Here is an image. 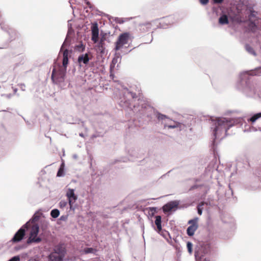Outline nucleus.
<instances>
[{
    "instance_id": "3c124183",
    "label": "nucleus",
    "mask_w": 261,
    "mask_h": 261,
    "mask_svg": "<svg viewBox=\"0 0 261 261\" xmlns=\"http://www.w3.org/2000/svg\"><path fill=\"white\" fill-rule=\"evenodd\" d=\"M100 136H102V135H100L99 133H95V134L92 135V138H96L97 137H100Z\"/></svg>"
},
{
    "instance_id": "6ab92c4d",
    "label": "nucleus",
    "mask_w": 261,
    "mask_h": 261,
    "mask_svg": "<svg viewBox=\"0 0 261 261\" xmlns=\"http://www.w3.org/2000/svg\"><path fill=\"white\" fill-rule=\"evenodd\" d=\"M113 36L111 35L110 32H105L102 30L100 31V38L103 39V41L110 43L111 42Z\"/></svg>"
},
{
    "instance_id": "f3484780",
    "label": "nucleus",
    "mask_w": 261,
    "mask_h": 261,
    "mask_svg": "<svg viewBox=\"0 0 261 261\" xmlns=\"http://www.w3.org/2000/svg\"><path fill=\"white\" fill-rule=\"evenodd\" d=\"M173 17L172 16H169L166 17H165L162 20V22H161L159 24V27L162 28L163 29L166 28L168 25H171L173 23Z\"/></svg>"
},
{
    "instance_id": "4c0bfd02",
    "label": "nucleus",
    "mask_w": 261,
    "mask_h": 261,
    "mask_svg": "<svg viewBox=\"0 0 261 261\" xmlns=\"http://www.w3.org/2000/svg\"><path fill=\"white\" fill-rule=\"evenodd\" d=\"M187 247L189 253L190 254L192 253L193 251V244L191 242H188L187 243Z\"/></svg>"
},
{
    "instance_id": "a19ab883",
    "label": "nucleus",
    "mask_w": 261,
    "mask_h": 261,
    "mask_svg": "<svg viewBox=\"0 0 261 261\" xmlns=\"http://www.w3.org/2000/svg\"><path fill=\"white\" fill-rule=\"evenodd\" d=\"M8 261H20V257L18 255H15L10 258Z\"/></svg>"
},
{
    "instance_id": "e2e57ef3",
    "label": "nucleus",
    "mask_w": 261,
    "mask_h": 261,
    "mask_svg": "<svg viewBox=\"0 0 261 261\" xmlns=\"http://www.w3.org/2000/svg\"><path fill=\"white\" fill-rule=\"evenodd\" d=\"M152 40H153V37H152V35H151V39H150V40L149 41V42H148L147 43H149L151 42H152Z\"/></svg>"
},
{
    "instance_id": "b1692460",
    "label": "nucleus",
    "mask_w": 261,
    "mask_h": 261,
    "mask_svg": "<svg viewBox=\"0 0 261 261\" xmlns=\"http://www.w3.org/2000/svg\"><path fill=\"white\" fill-rule=\"evenodd\" d=\"M122 56L119 52H116L115 54V57L113 59L112 61V64L111 65V68L112 66H114L117 63H120L121 60Z\"/></svg>"
},
{
    "instance_id": "4be33fe9",
    "label": "nucleus",
    "mask_w": 261,
    "mask_h": 261,
    "mask_svg": "<svg viewBox=\"0 0 261 261\" xmlns=\"http://www.w3.org/2000/svg\"><path fill=\"white\" fill-rule=\"evenodd\" d=\"M97 252V249L95 248L92 247H86L81 250L80 253L81 255L87 254L89 253H92L94 255H96Z\"/></svg>"
},
{
    "instance_id": "13d9d810",
    "label": "nucleus",
    "mask_w": 261,
    "mask_h": 261,
    "mask_svg": "<svg viewBox=\"0 0 261 261\" xmlns=\"http://www.w3.org/2000/svg\"><path fill=\"white\" fill-rule=\"evenodd\" d=\"M198 187L197 185H194L191 187V190L195 189Z\"/></svg>"
},
{
    "instance_id": "a18cd8bd",
    "label": "nucleus",
    "mask_w": 261,
    "mask_h": 261,
    "mask_svg": "<svg viewBox=\"0 0 261 261\" xmlns=\"http://www.w3.org/2000/svg\"><path fill=\"white\" fill-rule=\"evenodd\" d=\"M85 3L86 4V5L89 7L90 9H91L92 10L94 9V7L92 6V5H91V4L90 3V2H89L87 0H85Z\"/></svg>"
},
{
    "instance_id": "e433bc0d",
    "label": "nucleus",
    "mask_w": 261,
    "mask_h": 261,
    "mask_svg": "<svg viewBox=\"0 0 261 261\" xmlns=\"http://www.w3.org/2000/svg\"><path fill=\"white\" fill-rule=\"evenodd\" d=\"M148 209L149 210V214L151 216H153L157 213V207H149Z\"/></svg>"
},
{
    "instance_id": "864d4df0",
    "label": "nucleus",
    "mask_w": 261,
    "mask_h": 261,
    "mask_svg": "<svg viewBox=\"0 0 261 261\" xmlns=\"http://www.w3.org/2000/svg\"><path fill=\"white\" fill-rule=\"evenodd\" d=\"M215 4H221L224 0H213Z\"/></svg>"
},
{
    "instance_id": "ea45409f",
    "label": "nucleus",
    "mask_w": 261,
    "mask_h": 261,
    "mask_svg": "<svg viewBox=\"0 0 261 261\" xmlns=\"http://www.w3.org/2000/svg\"><path fill=\"white\" fill-rule=\"evenodd\" d=\"M67 203L68 202L65 200H61L59 203L60 207L61 208L65 207L67 205Z\"/></svg>"
},
{
    "instance_id": "052dcab7",
    "label": "nucleus",
    "mask_w": 261,
    "mask_h": 261,
    "mask_svg": "<svg viewBox=\"0 0 261 261\" xmlns=\"http://www.w3.org/2000/svg\"><path fill=\"white\" fill-rule=\"evenodd\" d=\"M97 11L99 12V15H100V16H102L103 14H105L103 12H101V11H99L98 10H97Z\"/></svg>"
},
{
    "instance_id": "bf43d9fd",
    "label": "nucleus",
    "mask_w": 261,
    "mask_h": 261,
    "mask_svg": "<svg viewBox=\"0 0 261 261\" xmlns=\"http://www.w3.org/2000/svg\"><path fill=\"white\" fill-rule=\"evenodd\" d=\"M129 153L132 156L137 157V158L138 157L137 155H136L135 154H134V153H133L132 152H130L129 151Z\"/></svg>"
},
{
    "instance_id": "c756f323",
    "label": "nucleus",
    "mask_w": 261,
    "mask_h": 261,
    "mask_svg": "<svg viewBox=\"0 0 261 261\" xmlns=\"http://www.w3.org/2000/svg\"><path fill=\"white\" fill-rule=\"evenodd\" d=\"M155 224L159 230L162 229V217L161 216H156L155 217Z\"/></svg>"
},
{
    "instance_id": "aec40b11",
    "label": "nucleus",
    "mask_w": 261,
    "mask_h": 261,
    "mask_svg": "<svg viewBox=\"0 0 261 261\" xmlns=\"http://www.w3.org/2000/svg\"><path fill=\"white\" fill-rule=\"evenodd\" d=\"M39 231V226L38 224H34L31 229L29 237H37Z\"/></svg>"
},
{
    "instance_id": "39448f33",
    "label": "nucleus",
    "mask_w": 261,
    "mask_h": 261,
    "mask_svg": "<svg viewBox=\"0 0 261 261\" xmlns=\"http://www.w3.org/2000/svg\"><path fill=\"white\" fill-rule=\"evenodd\" d=\"M133 107L134 112H139L140 114L146 116L149 119H152L153 117H155L159 121H164L166 119L169 120V118L167 115L161 113L142 101L135 103Z\"/></svg>"
},
{
    "instance_id": "f8f14e48",
    "label": "nucleus",
    "mask_w": 261,
    "mask_h": 261,
    "mask_svg": "<svg viewBox=\"0 0 261 261\" xmlns=\"http://www.w3.org/2000/svg\"><path fill=\"white\" fill-rule=\"evenodd\" d=\"M99 38V28L98 23L94 22L91 26V40L95 43L98 42Z\"/></svg>"
},
{
    "instance_id": "49530a36",
    "label": "nucleus",
    "mask_w": 261,
    "mask_h": 261,
    "mask_svg": "<svg viewBox=\"0 0 261 261\" xmlns=\"http://www.w3.org/2000/svg\"><path fill=\"white\" fill-rule=\"evenodd\" d=\"M8 48V43H3L1 46H0V49H7Z\"/></svg>"
},
{
    "instance_id": "de8ad7c7",
    "label": "nucleus",
    "mask_w": 261,
    "mask_h": 261,
    "mask_svg": "<svg viewBox=\"0 0 261 261\" xmlns=\"http://www.w3.org/2000/svg\"><path fill=\"white\" fill-rule=\"evenodd\" d=\"M208 2H209V0H199L200 3L202 5H203V6L206 5V4H207Z\"/></svg>"
},
{
    "instance_id": "393cba45",
    "label": "nucleus",
    "mask_w": 261,
    "mask_h": 261,
    "mask_svg": "<svg viewBox=\"0 0 261 261\" xmlns=\"http://www.w3.org/2000/svg\"><path fill=\"white\" fill-rule=\"evenodd\" d=\"M40 236L41 235H40L39 236H37V237H34L32 238L29 237V238L28 239L27 241V244H30L33 243L38 244V243H40L42 240V239L41 238Z\"/></svg>"
},
{
    "instance_id": "f03ea898",
    "label": "nucleus",
    "mask_w": 261,
    "mask_h": 261,
    "mask_svg": "<svg viewBox=\"0 0 261 261\" xmlns=\"http://www.w3.org/2000/svg\"><path fill=\"white\" fill-rule=\"evenodd\" d=\"M261 75V66L255 68L250 71H245L240 75V80L237 83V88L244 95L249 97H260L261 91L260 87L254 85L252 76Z\"/></svg>"
},
{
    "instance_id": "c85d7f7f",
    "label": "nucleus",
    "mask_w": 261,
    "mask_h": 261,
    "mask_svg": "<svg viewBox=\"0 0 261 261\" xmlns=\"http://www.w3.org/2000/svg\"><path fill=\"white\" fill-rule=\"evenodd\" d=\"M246 50L250 55L254 56H256V53L254 48L249 44H246L245 46Z\"/></svg>"
},
{
    "instance_id": "8fccbe9b",
    "label": "nucleus",
    "mask_w": 261,
    "mask_h": 261,
    "mask_svg": "<svg viewBox=\"0 0 261 261\" xmlns=\"http://www.w3.org/2000/svg\"><path fill=\"white\" fill-rule=\"evenodd\" d=\"M208 205V203L207 202H205L203 201H200L197 205V206H200L201 207H203V206L205 205Z\"/></svg>"
},
{
    "instance_id": "a878e982",
    "label": "nucleus",
    "mask_w": 261,
    "mask_h": 261,
    "mask_svg": "<svg viewBox=\"0 0 261 261\" xmlns=\"http://www.w3.org/2000/svg\"><path fill=\"white\" fill-rule=\"evenodd\" d=\"M219 23L221 25L228 24L229 20L228 15L222 13L219 18Z\"/></svg>"
},
{
    "instance_id": "7c9ffc66",
    "label": "nucleus",
    "mask_w": 261,
    "mask_h": 261,
    "mask_svg": "<svg viewBox=\"0 0 261 261\" xmlns=\"http://www.w3.org/2000/svg\"><path fill=\"white\" fill-rule=\"evenodd\" d=\"M129 46V45H128L127 46H123V47L122 48H121L119 50L116 51V52H119L121 54V56H122V55H126L128 53H130L132 50V49H130L129 50L128 49V47Z\"/></svg>"
},
{
    "instance_id": "5fc2aeb1",
    "label": "nucleus",
    "mask_w": 261,
    "mask_h": 261,
    "mask_svg": "<svg viewBox=\"0 0 261 261\" xmlns=\"http://www.w3.org/2000/svg\"><path fill=\"white\" fill-rule=\"evenodd\" d=\"M126 161V159L125 158H122L119 160H116L115 163H116V162H125Z\"/></svg>"
},
{
    "instance_id": "dca6fc26",
    "label": "nucleus",
    "mask_w": 261,
    "mask_h": 261,
    "mask_svg": "<svg viewBox=\"0 0 261 261\" xmlns=\"http://www.w3.org/2000/svg\"><path fill=\"white\" fill-rule=\"evenodd\" d=\"M74 33V30L72 28L68 29L67 33L66 38L61 45V50H62L64 47H70L71 45V38L69 36L70 35Z\"/></svg>"
},
{
    "instance_id": "20e7f679",
    "label": "nucleus",
    "mask_w": 261,
    "mask_h": 261,
    "mask_svg": "<svg viewBox=\"0 0 261 261\" xmlns=\"http://www.w3.org/2000/svg\"><path fill=\"white\" fill-rule=\"evenodd\" d=\"M69 47L65 46L62 50H60V53H63L62 66L59 65L58 69L54 67L51 75L53 82L60 86L65 81L67 67L69 64V58L71 57L72 53V50L69 49Z\"/></svg>"
},
{
    "instance_id": "473e14b6",
    "label": "nucleus",
    "mask_w": 261,
    "mask_h": 261,
    "mask_svg": "<svg viewBox=\"0 0 261 261\" xmlns=\"http://www.w3.org/2000/svg\"><path fill=\"white\" fill-rule=\"evenodd\" d=\"M60 211L57 208H54L50 212V216L53 218H57L60 215Z\"/></svg>"
},
{
    "instance_id": "72a5a7b5",
    "label": "nucleus",
    "mask_w": 261,
    "mask_h": 261,
    "mask_svg": "<svg viewBox=\"0 0 261 261\" xmlns=\"http://www.w3.org/2000/svg\"><path fill=\"white\" fill-rule=\"evenodd\" d=\"M75 49L79 52H83L85 49V45L81 42L79 44L75 45Z\"/></svg>"
},
{
    "instance_id": "2f4dec72",
    "label": "nucleus",
    "mask_w": 261,
    "mask_h": 261,
    "mask_svg": "<svg viewBox=\"0 0 261 261\" xmlns=\"http://www.w3.org/2000/svg\"><path fill=\"white\" fill-rule=\"evenodd\" d=\"M64 163H62L61 164L60 168H59L57 173V176L58 177H63L65 175V171H64Z\"/></svg>"
},
{
    "instance_id": "0eeeda50",
    "label": "nucleus",
    "mask_w": 261,
    "mask_h": 261,
    "mask_svg": "<svg viewBox=\"0 0 261 261\" xmlns=\"http://www.w3.org/2000/svg\"><path fill=\"white\" fill-rule=\"evenodd\" d=\"M212 248L210 244L202 243L199 246H197L195 249V258L196 261H210L204 256L211 251Z\"/></svg>"
},
{
    "instance_id": "79ce46f5",
    "label": "nucleus",
    "mask_w": 261,
    "mask_h": 261,
    "mask_svg": "<svg viewBox=\"0 0 261 261\" xmlns=\"http://www.w3.org/2000/svg\"><path fill=\"white\" fill-rule=\"evenodd\" d=\"M114 20L117 22V23H118L119 24H121V23H123L124 21L122 20V18H118V17H115L114 18Z\"/></svg>"
},
{
    "instance_id": "cd10ccee",
    "label": "nucleus",
    "mask_w": 261,
    "mask_h": 261,
    "mask_svg": "<svg viewBox=\"0 0 261 261\" xmlns=\"http://www.w3.org/2000/svg\"><path fill=\"white\" fill-rule=\"evenodd\" d=\"M198 227L194 226V225H190L187 229V234L189 237H192L194 234L195 231Z\"/></svg>"
},
{
    "instance_id": "09e8293b",
    "label": "nucleus",
    "mask_w": 261,
    "mask_h": 261,
    "mask_svg": "<svg viewBox=\"0 0 261 261\" xmlns=\"http://www.w3.org/2000/svg\"><path fill=\"white\" fill-rule=\"evenodd\" d=\"M5 141V139L4 138H0V150L3 147L4 143Z\"/></svg>"
},
{
    "instance_id": "9d476101",
    "label": "nucleus",
    "mask_w": 261,
    "mask_h": 261,
    "mask_svg": "<svg viewBox=\"0 0 261 261\" xmlns=\"http://www.w3.org/2000/svg\"><path fill=\"white\" fill-rule=\"evenodd\" d=\"M123 94L126 97V99L125 98L122 99L119 102L120 106L123 109H131L132 105L129 99L130 98L135 99L137 97L136 93L126 88L124 89Z\"/></svg>"
},
{
    "instance_id": "2eb2a0df",
    "label": "nucleus",
    "mask_w": 261,
    "mask_h": 261,
    "mask_svg": "<svg viewBox=\"0 0 261 261\" xmlns=\"http://www.w3.org/2000/svg\"><path fill=\"white\" fill-rule=\"evenodd\" d=\"M97 44L96 45L97 52L99 53L101 55H103L106 53V47L107 45L106 42L103 41V39L100 38L99 40L98 39V42H96Z\"/></svg>"
},
{
    "instance_id": "c9c22d12",
    "label": "nucleus",
    "mask_w": 261,
    "mask_h": 261,
    "mask_svg": "<svg viewBox=\"0 0 261 261\" xmlns=\"http://www.w3.org/2000/svg\"><path fill=\"white\" fill-rule=\"evenodd\" d=\"M49 225L48 221H47L46 220H43L41 221V228L42 229V230H45L47 228L48 226Z\"/></svg>"
},
{
    "instance_id": "c03bdc74",
    "label": "nucleus",
    "mask_w": 261,
    "mask_h": 261,
    "mask_svg": "<svg viewBox=\"0 0 261 261\" xmlns=\"http://www.w3.org/2000/svg\"><path fill=\"white\" fill-rule=\"evenodd\" d=\"M68 217V215H62L60 217V220L61 221H65L67 220Z\"/></svg>"
},
{
    "instance_id": "0e129e2a",
    "label": "nucleus",
    "mask_w": 261,
    "mask_h": 261,
    "mask_svg": "<svg viewBox=\"0 0 261 261\" xmlns=\"http://www.w3.org/2000/svg\"><path fill=\"white\" fill-rule=\"evenodd\" d=\"M79 135H80V136H81V137H84V134H83V133H80V134H79Z\"/></svg>"
},
{
    "instance_id": "7ed1b4c3",
    "label": "nucleus",
    "mask_w": 261,
    "mask_h": 261,
    "mask_svg": "<svg viewBox=\"0 0 261 261\" xmlns=\"http://www.w3.org/2000/svg\"><path fill=\"white\" fill-rule=\"evenodd\" d=\"M244 122V119L242 117L237 118H225L219 117L216 118V121H214L211 126V129L213 132L214 139L211 143V149L214 153L217 152V143L216 139L219 138L222 135L224 136L221 139L227 136L228 129L236 125H242Z\"/></svg>"
},
{
    "instance_id": "423d86ee",
    "label": "nucleus",
    "mask_w": 261,
    "mask_h": 261,
    "mask_svg": "<svg viewBox=\"0 0 261 261\" xmlns=\"http://www.w3.org/2000/svg\"><path fill=\"white\" fill-rule=\"evenodd\" d=\"M42 213L39 212V211L36 212L32 217L25 224L23 225L14 234V236L11 240V242L13 243H18L22 240L25 236V232L29 227V223H35L38 221L42 215Z\"/></svg>"
},
{
    "instance_id": "ddd939ff",
    "label": "nucleus",
    "mask_w": 261,
    "mask_h": 261,
    "mask_svg": "<svg viewBox=\"0 0 261 261\" xmlns=\"http://www.w3.org/2000/svg\"><path fill=\"white\" fill-rule=\"evenodd\" d=\"M66 196L67 198L69 204L74 203L78 198V196L75 194L74 189L68 188L66 193Z\"/></svg>"
},
{
    "instance_id": "37998d69",
    "label": "nucleus",
    "mask_w": 261,
    "mask_h": 261,
    "mask_svg": "<svg viewBox=\"0 0 261 261\" xmlns=\"http://www.w3.org/2000/svg\"><path fill=\"white\" fill-rule=\"evenodd\" d=\"M203 207H201L200 206H197V213L199 215H201L203 212Z\"/></svg>"
},
{
    "instance_id": "774afa93",
    "label": "nucleus",
    "mask_w": 261,
    "mask_h": 261,
    "mask_svg": "<svg viewBox=\"0 0 261 261\" xmlns=\"http://www.w3.org/2000/svg\"><path fill=\"white\" fill-rule=\"evenodd\" d=\"M16 91H17V89H15L14 90V92H16Z\"/></svg>"
},
{
    "instance_id": "338daca9",
    "label": "nucleus",
    "mask_w": 261,
    "mask_h": 261,
    "mask_svg": "<svg viewBox=\"0 0 261 261\" xmlns=\"http://www.w3.org/2000/svg\"><path fill=\"white\" fill-rule=\"evenodd\" d=\"M239 164H240V163H239V162H238V163H237V166H239Z\"/></svg>"
},
{
    "instance_id": "4d7b16f0",
    "label": "nucleus",
    "mask_w": 261,
    "mask_h": 261,
    "mask_svg": "<svg viewBox=\"0 0 261 261\" xmlns=\"http://www.w3.org/2000/svg\"><path fill=\"white\" fill-rule=\"evenodd\" d=\"M24 87H25L24 84H21V87L20 88H21V90L22 91H24L25 90V89L24 88Z\"/></svg>"
},
{
    "instance_id": "69168bd1",
    "label": "nucleus",
    "mask_w": 261,
    "mask_h": 261,
    "mask_svg": "<svg viewBox=\"0 0 261 261\" xmlns=\"http://www.w3.org/2000/svg\"><path fill=\"white\" fill-rule=\"evenodd\" d=\"M216 10V8L215 7L213 8V11L214 12Z\"/></svg>"
},
{
    "instance_id": "5701e85b",
    "label": "nucleus",
    "mask_w": 261,
    "mask_h": 261,
    "mask_svg": "<svg viewBox=\"0 0 261 261\" xmlns=\"http://www.w3.org/2000/svg\"><path fill=\"white\" fill-rule=\"evenodd\" d=\"M140 30L142 32H146L149 31L151 28V24L149 22H147L139 24Z\"/></svg>"
},
{
    "instance_id": "603ef678",
    "label": "nucleus",
    "mask_w": 261,
    "mask_h": 261,
    "mask_svg": "<svg viewBox=\"0 0 261 261\" xmlns=\"http://www.w3.org/2000/svg\"><path fill=\"white\" fill-rule=\"evenodd\" d=\"M74 203H71V204H69L70 206V210L74 212L75 211V207L73 206Z\"/></svg>"
},
{
    "instance_id": "680f3d73",
    "label": "nucleus",
    "mask_w": 261,
    "mask_h": 261,
    "mask_svg": "<svg viewBox=\"0 0 261 261\" xmlns=\"http://www.w3.org/2000/svg\"><path fill=\"white\" fill-rule=\"evenodd\" d=\"M77 157H78V156H77V154H73V158L74 159H76L77 158Z\"/></svg>"
},
{
    "instance_id": "bb28decb",
    "label": "nucleus",
    "mask_w": 261,
    "mask_h": 261,
    "mask_svg": "<svg viewBox=\"0 0 261 261\" xmlns=\"http://www.w3.org/2000/svg\"><path fill=\"white\" fill-rule=\"evenodd\" d=\"M261 118V112L253 114L247 120L249 122L254 123L257 120Z\"/></svg>"
},
{
    "instance_id": "412c9836",
    "label": "nucleus",
    "mask_w": 261,
    "mask_h": 261,
    "mask_svg": "<svg viewBox=\"0 0 261 261\" xmlns=\"http://www.w3.org/2000/svg\"><path fill=\"white\" fill-rule=\"evenodd\" d=\"M64 258L53 252L48 255V261H63Z\"/></svg>"
},
{
    "instance_id": "9b49d317",
    "label": "nucleus",
    "mask_w": 261,
    "mask_h": 261,
    "mask_svg": "<svg viewBox=\"0 0 261 261\" xmlns=\"http://www.w3.org/2000/svg\"><path fill=\"white\" fill-rule=\"evenodd\" d=\"M129 36L130 34L128 32H124L120 34L115 43V46L114 50L115 51H118L123 47V46H125V45L128 43Z\"/></svg>"
},
{
    "instance_id": "1a4fd4ad",
    "label": "nucleus",
    "mask_w": 261,
    "mask_h": 261,
    "mask_svg": "<svg viewBox=\"0 0 261 261\" xmlns=\"http://www.w3.org/2000/svg\"><path fill=\"white\" fill-rule=\"evenodd\" d=\"M0 26L1 29L6 32L9 35V41L6 42L9 44V42L12 41L15 39L19 37V34L18 32L14 28L10 27L8 25L3 23L2 20V14L1 11L0 10ZM5 43V42L4 43Z\"/></svg>"
},
{
    "instance_id": "4468645a",
    "label": "nucleus",
    "mask_w": 261,
    "mask_h": 261,
    "mask_svg": "<svg viewBox=\"0 0 261 261\" xmlns=\"http://www.w3.org/2000/svg\"><path fill=\"white\" fill-rule=\"evenodd\" d=\"M53 252L64 257L67 250L64 244L60 243L54 247Z\"/></svg>"
},
{
    "instance_id": "a211bd4d",
    "label": "nucleus",
    "mask_w": 261,
    "mask_h": 261,
    "mask_svg": "<svg viewBox=\"0 0 261 261\" xmlns=\"http://www.w3.org/2000/svg\"><path fill=\"white\" fill-rule=\"evenodd\" d=\"M91 58L89 56V53L83 54L79 56L77 58V62L79 64L83 63L87 65Z\"/></svg>"
},
{
    "instance_id": "58836bf2",
    "label": "nucleus",
    "mask_w": 261,
    "mask_h": 261,
    "mask_svg": "<svg viewBox=\"0 0 261 261\" xmlns=\"http://www.w3.org/2000/svg\"><path fill=\"white\" fill-rule=\"evenodd\" d=\"M179 123H175L173 125H171V124H164V127L165 128H176L178 127V125Z\"/></svg>"
},
{
    "instance_id": "f257e3e1",
    "label": "nucleus",
    "mask_w": 261,
    "mask_h": 261,
    "mask_svg": "<svg viewBox=\"0 0 261 261\" xmlns=\"http://www.w3.org/2000/svg\"><path fill=\"white\" fill-rule=\"evenodd\" d=\"M230 18L232 21L237 23H246L249 33L254 34L258 31H261V15L251 4H246L241 1L238 2L234 14Z\"/></svg>"
},
{
    "instance_id": "6e6d98bb",
    "label": "nucleus",
    "mask_w": 261,
    "mask_h": 261,
    "mask_svg": "<svg viewBox=\"0 0 261 261\" xmlns=\"http://www.w3.org/2000/svg\"><path fill=\"white\" fill-rule=\"evenodd\" d=\"M70 21V20H68V29H70V28H72V24L69 23Z\"/></svg>"
},
{
    "instance_id": "6e6552de",
    "label": "nucleus",
    "mask_w": 261,
    "mask_h": 261,
    "mask_svg": "<svg viewBox=\"0 0 261 261\" xmlns=\"http://www.w3.org/2000/svg\"><path fill=\"white\" fill-rule=\"evenodd\" d=\"M180 201L179 200H172L169 201L164 204L162 207V210L165 214H170L172 212H175L178 209L187 208L189 206L188 204H184L179 205Z\"/></svg>"
},
{
    "instance_id": "f704fd0d",
    "label": "nucleus",
    "mask_w": 261,
    "mask_h": 261,
    "mask_svg": "<svg viewBox=\"0 0 261 261\" xmlns=\"http://www.w3.org/2000/svg\"><path fill=\"white\" fill-rule=\"evenodd\" d=\"M199 218L198 217H195L194 218L189 220L188 224H190V225H194V226L198 227V220Z\"/></svg>"
}]
</instances>
